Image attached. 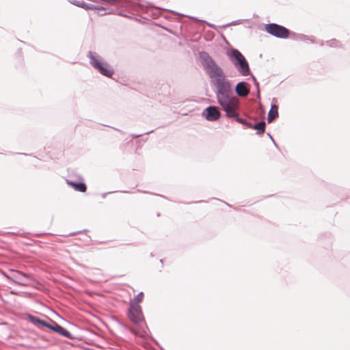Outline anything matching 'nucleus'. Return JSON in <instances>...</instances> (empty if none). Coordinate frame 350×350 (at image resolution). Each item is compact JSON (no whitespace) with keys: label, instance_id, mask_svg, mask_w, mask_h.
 Returning a JSON list of instances; mask_svg holds the SVG:
<instances>
[{"label":"nucleus","instance_id":"nucleus-2","mask_svg":"<svg viewBox=\"0 0 350 350\" xmlns=\"http://www.w3.org/2000/svg\"><path fill=\"white\" fill-rule=\"evenodd\" d=\"M227 55L241 75L246 77L251 75L247 59L238 49H233L228 51Z\"/></svg>","mask_w":350,"mask_h":350},{"label":"nucleus","instance_id":"nucleus-5","mask_svg":"<svg viewBox=\"0 0 350 350\" xmlns=\"http://www.w3.org/2000/svg\"><path fill=\"white\" fill-rule=\"evenodd\" d=\"M27 320L29 322L32 323L33 325L40 328L41 326L47 327L48 329L57 333L60 325L57 323L55 321L51 319H49V321L39 319L38 317L29 314L27 316Z\"/></svg>","mask_w":350,"mask_h":350},{"label":"nucleus","instance_id":"nucleus-12","mask_svg":"<svg viewBox=\"0 0 350 350\" xmlns=\"http://www.w3.org/2000/svg\"><path fill=\"white\" fill-rule=\"evenodd\" d=\"M83 8L88 10H98L99 12H102L100 13V15H105L106 14L107 12H105V8L102 7V6H98V5H95L94 4H92V3H87L85 2H84V5L83 6Z\"/></svg>","mask_w":350,"mask_h":350},{"label":"nucleus","instance_id":"nucleus-14","mask_svg":"<svg viewBox=\"0 0 350 350\" xmlns=\"http://www.w3.org/2000/svg\"><path fill=\"white\" fill-rule=\"evenodd\" d=\"M326 44L330 47H341V43L336 39H332L326 42Z\"/></svg>","mask_w":350,"mask_h":350},{"label":"nucleus","instance_id":"nucleus-1","mask_svg":"<svg viewBox=\"0 0 350 350\" xmlns=\"http://www.w3.org/2000/svg\"><path fill=\"white\" fill-rule=\"evenodd\" d=\"M200 59L204 70L211 79L212 84L216 88L215 96L217 103L221 105L228 118H234L236 122L257 131L260 135L265 132V122L260 121L255 124L240 118L238 114L239 108V99L232 95L230 81L226 79L223 69L205 51L200 53Z\"/></svg>","mask_w":350,"mask_h":350},{"label":"nucleus","instance_id":"nucleus-8","mask_svg":"<svg viewBox=\"0 0 350 350\" xmlns=\"http://www.w3.org/2000/svg\"><path fill=\"white\" fill-rule=\"evenodd\" d=\"M202 116L208 121H216L220 116L221 113L216 106H208L202 112Z\"/></svg>","mask_w":350,"mask_h":350},{"label":"nucleus","instance_id":"nucleus-3","mask_svg":"<svg viewBox=\"0 0 350 350\" xmlns=\"http://www.w3.org/2000/svg\"><path fill=\"white\" fill-rule=\"evenodd\" d=\"M87 57L90 59V65L97 70L101 75L111 77L114 73L113 68L105 59L94 51H89Z\"/></svg>","mask_w":350,"mask_h":350},{"label":"nucleus","instance_id":"nucleus-19","mask_svg":"<svg viewBox=\"0 0 350 350\" xmlns=\"http://www.w3.org/2000/svg\"><path fill=\"white\" fill-rule=\"evenodd\" d=\"M3 275H4V277L7 280H8L12 282V278L11 277L12 276V273H10V272H9V273H6L5 272H3Z\"/></svg>","mask_w":350,"mask_h":350},{"label":"nucleus","instance_id":"nucleus-20","mask_svg":"<svg viewBox=\"0 0 350 350\" xmlns=\"http://www.w3.org/2000/svg\"><path fill=\"white\" fill-rule=\"evenodd\" d=\"M142 135H143V134H137V135L134 134V135H132V136H133V137H134V138H137V137H139L142 136Z\"/></svg>","mask_w":350,"mask_h":350},{"label":"nucleus","instance_id":"nucleus-24","mask_svg":"<svg viewBox=\"0 0 350 350\" xmlns=\"http://www.w3.org/2000/svg\"><path fill=\"white\" fill-rule=\"evenodd\" d=\"M153 131H148V132H146L144 134H149V133H151Z\"/></svg>","mask_w":350,"mask_h":350},{"label":"nucleus","instance_id":"nucleus-22","mask_svg":"<svg viewBox=\"0 0 350 350\" xmlns=\"http://www.w3.org/2000/svg\"><path fill=\"white\" fill-rule=\"evenodd\" d=\"M109 193H111V192H109ZM107 194H109V193H104L102 194V197L105 198Z\"/></svg>","mask_w":350,"mask_h":350},{"label":"nucleus","instance_id":"nucleus-17","mask_svg":"<svg viewBox=\"0 0 350 350\" xmlns=\"http://www.w3.org/2000/svg\"><path fill=\"white\" fill-rule=\"evenodd\" d=\"M144 297V294L142 292L139 293L134 297V301L135 302V304H138V303L141 302Z\"/></svg>","mask_w":350,"mask_h":350},{"label":"nucleus","instance_id":"nucleus-15","mask_svg":"<svg viewBox=\"0 0 350 350\" xmlns=\"http://www.w3.org/2000/svg\"><path fill=\"white\" fill-rule=\"evenodd\" d=\"M297 39H299V40H301V41H304V42L310 41L312 43L314 42V40L312 36L308 37V36H307L306 35H304V34H299L297 36Z\"/></svg>","mask_w":350,"mask_h":350},{"label":"nucleus","instance_id":"nucleus-10","mask_svg":"<svg viewBox=\"0 0 350 350\" xmlns=\"http://www.w3.org/2000/svg\"><path fill=\"white\" fill-rule=\"evenodd\" d=\"M66 182L69 186H71L77 191L83 193L87 190V186L83 182H76L68 179H66Z\"/></svg>","mask_w":350,"mask_h":350},{"label":"nucleus","instance_id":"nucleus-23","mask_svg":"<svg viewBox=\"0 0 350 350\" xmlns=\"http://www.w3.org/2000/svg\"><path fill=\"white\" fill-rule=\"evenodd\" d=\"M319 44H320L321 46H323L324 42H323V41H321V42H319Z\"/></svg>","mask_w":350,"mask_h":350},{"label":"nucleus","instance_id":"nucleus-6","mask_svg":"<svg viewBox=\"0 0 350 350\" xmlns=\"http://www.w3.org/2000/svg\"><path fill=\"white\" fill-rule=\"evenodd\" d=\"M9 272L12 273V282L19 286H27L29 285V281L34 280L31 274H28L21 271L10 269Z\"/></svg>","mask_w":350,"mask_h":350},{"label":"nucleus","instance_id":"nucleus-16","mask_svg":"<svg viewBox=\"0 0 350 350\" xmlns=\"http://www.w3.org/2000/svg\"><path fill=\"white\" fill-rule=\"evenodd\" d=\"M69 2L77 7L82 8L84 5V1L81 0H70Z\"/></svg>","mask_w":350,"mask_h":350},{"label":"nucleus","instance_id":"nucleus-27","mask_svg":"<svg viewBox=\"0 0 350 350\" xmlns=\"http://www.w3.org/2000/svg\"><path fill=\"white\" fill-rule=\"evenodd\" d=\"M75 234H76V232H72V233H70V235H74Z\"/></svg>","mask_w":350,"mask_h":350},{"label":"nucleus","instance_id":"nucleus-18","mask_svg":"<svg viewBox=\"0 0 350 350\" xmlns=\"http://www.w3.org/2000/svg\"><path fill=\"white\" fill-rule=\"evenodd\" d=\"M252 78L254 84L257 90L258 94L259 95L260 94L259 83L257 81L256 78L254 75H252Z\"/></svg>","mask_w":350,"mask_h":350},{"label":"nucleus","instance_id":"nucleus-9","mask_svg":"<svg viewBox=\"0 0 350 350\" xmlns=\"http://www.w3.org/2000/svg\"><path fill=\"white\" fill-rule=\"evenodd\" d=\"M235 92L240 97H246L250 90V85L245 81H240L235 86Z\"/></svg>","mask_w":350,"mask_h":350},{"label":"nucleus","instance_id":"nucleus-28","mask_svg":"<svg viewBox=\"0 0 350 350\" xmlns=\"http://www.w3.org/2000/svg\"><path fill=\"white\" fill-rule=\"evenodd\" d=\"M231 24H234V22H232ZM228 25H229V24H228ZM226 26H228V25Z\"/></svg>","mask_w":350,"mask_h":350},{"label":"nucleus","instance_id":"nucleus-21","mask_svg":"<svg viewBox=\"0 0 350 350\" xmlns=\"http://www.w3.org/2000/svg\"><path fill=\"white\" fill-rule=\"evenodd\" d=\"M271 141L273 142V143L274 144V145H275L276 147H278L277 144L275 143V140L273 139V138L272 137H271Z\"/></svg>","mask_w":350,"mask_h":350},{"label":"nucleus","instance_id":"nucleus-26","mask_svg":"<svg viewBox=\"0 0 350 350\" xmlns=\"http://www.w3.org/2000/svg\"><path fill=\"white\" fill-rule=\"evenodd\" d=\"M267 135H269V138H270V139H271V137H272V136L271 135V134H270V133H267Z\"/></svg>","mask_w":350,"mask_h":350},{"label":"nucleus","instance_id":"nucleus-7","mask_svg":"<svg viewBox=\"0 0 350 350\" xmlns=\"http://www.w3.org/2000/svg\"><path fill=\"white\" fill-rule=\"evenodd\" d=\"M128 316L129 319L135 324L141 322L143 319L141 307L138 304H131Z\"/></svg>","mask_w":350,"mask_h":350},{"label":"nucleus","instance_id":"nucleus-13","mask_svg":"<svg viewBox=\"0 0 350 350\" xmlns=\"http://www.w3.org/2000/svg\"><path fill=\"white\" fill-rule=\"evenodd\" d=\"M57 333L68 338V339H72L74 337L72 336V334L68 331L67 329H64L62 326H59L58 330L57 331Z\"/></svg>","mask_w":350,"mask_h":350},{"label":"nucleus","instance_id":"nucleus-11","mask_svg":"<svg viewBox=\"0 0 350 350\" xmlns=\"http://www.w3.org/2000/svg\"><path fill=\"white\" fill-rule=\"evenodd\" d=\"M278 117V105L273 104L271 106L267 116V122L271 123L273 120Z\"/></svg>","mask_w":350,"mask_h":350},{"label":"nucleus","instance_id":"nucleus-4","mask_svg":"<svg viewBox=\"0 0 350 350\" xmlns=\"http://www.w3.org/2000/svg\"><path fill=\"white\" fill-rule=\"evenodd\" d=\"M265 29L270 35L278 38H287L290 34V31L287 28L277 23L267 24Z\"/></svg>","mask_w":350,"mask_h":350},{"label":"nucleus","instance_id":"nucleus-25","mask_svg":"<svg viewBox=\"0 0 350 350\" xmlns=\"http://www.w3.org/2000/svg\"><path fill=\"white\" fill-rule=\"evenodd\" d=\"M207 25H208L209 27H213V25H211V24H210V23H207Z\"/></svg>","mask_w":350,"mask_h":350}]
</instances>
